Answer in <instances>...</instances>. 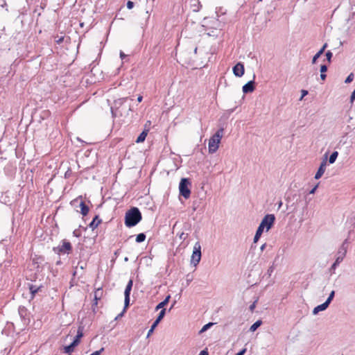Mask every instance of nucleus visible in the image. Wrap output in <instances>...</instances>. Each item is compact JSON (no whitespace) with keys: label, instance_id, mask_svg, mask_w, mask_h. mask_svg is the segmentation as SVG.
Here are the masks:
<instances>
[{"label":"nucleus","instance_id":"obj_1","mask_svg":"<svg viewBox=\"0 0 355 355\" xmlns=\"http://www.w3.org/2000/svg\"><path fill=\"white\" fill-rule=\"evenodd\" d=\"M142 219L141 214L137 207H132L127 211L125 215V225L132 227L137 225Z\"/></svg>","mask_w":355,"mask_h":355},{"label":"nucleus","instance_id":"obj_2","mask_svg":"<svg viewBox=\"0 0 355 355\" xmlns=\"http://www.w3.org/2000/svg\"><path fill=\"white\" fill-rule=\"evenodd\" d=\"M223 128H220L209 140L208 148L210 153H214L218 150L219 143L223 137Z\"/></svg>","mask_w":355,"mask_h":355},{"label":"nucleus","instance_id":"obj_3","mask_svg":"<svg viewBox=\"0 0 355 355\" xmlns=\"http://www.w3.org/2000/svg\"><path fill=\"white\" fill-rule=\"evenodd\" d=\"M191 182L188 178H182L179 184L180 194L185 199H188L191 196L190 189Z\"/></svg>","mask_w":355,"mask_h":355},{"label":"nucleus","instance_id":"obj_4","mask_svg":"<svg viewBox=\"0 0 355 355\" xmlns=\"http://www.w3.org/2000/svg\"><path fill=\"white\" fill-rule=\"evenodd\" d=\"M201 245L197 241L193 246V250L191 258V263L193 266H197L201 259Z\"/></svg>","mask_w":355,"mask_h":355},{"label":"nucleus","instance_id":"obj_5","mask_svg":"<svg viewBox=\"0 0 355 355\" xmlns=\"http://www.w3.org/2000/svg\"><path fill=\"white\" fill-rule=\"evenodd\" d=\"M53 251L57 254H69L72 251V246L69 241L64 239L62 241V244L57 247L53 248Z\"/></svg>","mask_w":355,"mask_h":355},{"label":"nucleus","instance_id":"obj_6","mask_svg":"<svg viewBox=\"0 0 355 355\" xmlns=\"http://www.w3.org/2000/svg\"><path fill=\"white\" fill-rule=\"evenodd\" d=\"M275 216L274 214H267L262 219L259 226L266 228V231H268L274 224Z\"/></svg>","mask_w":355,"mask_h":355},{"label":"nucleus","instance_id":"obj_7","mask_svg":"<svg viewBox=\"0 0 355 355\" xmlns=\"http://www.w3.org/2000/svg\"><path fill=\"white\" fill-rule=\"evenodd\" d=\"M348 243H349L348 239H346L343 242L342 245H340V247L339 248V249L337 252L336 260H337L338 261H339L340 263L343 261V260L344 259V258L346 256V254L347 252V248H348Z\"/></svg>","mask_w":355,"mask_h":355},{"label":"nucleus","instance_id":"obj_8","mask_svg":"<svg viewBox=\"0 0 355 355\" xmlns=\"http://www.w3.org/2000/svg\"><path fill=\"white\" fill-rule=\"evenodd\" d=\"M133 285V281L132 279H130L126 285V287L125 288L124 291V303H125V309H127V307L129 306L130 304V292L132 288Z\"/></svg>","mask_w":355,"mask_h":355},{"label":"nucleus","instance_id":"obj_9","mask_svg":"<svg viewBox=\"0 0 355 355\" xmlns=\"http://www.w3.org/2000/svg\"><path fill=\"white\" fill-rule=\"evenodd\" d=\"M166 313V309H162L158 316L157 317L156 320L154 321L153 324H152L150 329L148 330L147 337H149L150 335L153 332L155 328L158 325V324L160 322V321L163 319Z\"/></svg>","mask_w":355,"mask_h":355},{"label":"nucleus","instance_id":"obj_10","mask_svg":"<svg viewBox=\"0 0 355 355\" xmlns=\"http://www.w3.org/2000/svg\"><path fill=\"white\" fill-rule=\"evenodd\" d=\"M18 313L24 324L30 322L29 313L25 306H20L18 309Z\"/></svg>","mask_w":355,"mask_h":355},{"label":"nucleus","instance_id":"obj_11","mask_svg":"<svg viewBox=\"0 0 355 355\" xmlns=\"http://www.w3.org/2000/svg\"><path fill=\"white\" fill-rule=\"evenodd\" d=\"M326 166H327V155H325V157L322 161L320 166L315 175V177H314L315 179L318 180L322 176V175L324 174V173L325 171Z\"/></svg>","mask_w":355,"mask_h":355},{"label":"nucleus","instance_id":"obj_12","mask_svg":"<svg viewBox=\"0 0 355 355\" xmlns=\"http://www.w3.org/2000/svg\"><path fill=\"white\" fill-rule=\"evenodd\" d=\"M245 71L244 65L241 62H238L233 67V73L236 77H241L243 76Z\"/></svg>","mask_w":355,"mask_h":355},{"label":"nucleus","instance_id":"obj_13","mask_svg":"<svg viewBox=\"0 0 355 355\" xmlns=\"http://www.w3.org/2000/svg\"><path fill=\"white\" fill-rule=\"evenodd\" d=\"M254 80H250L248 81L246 84H245L243 86V92L244 94H248V93H250V92H252L254 89H255V87H254Z\"/></svg>","mask_w":355,"mask_h":355},{"label":"nucleus","instance_id":"obj_14","mask_svg":"<svg viewBox=\"0 0 355 355\" xmlns=\"http://www.w3.org/2000/svg\"><path fill=\"white\" fill-rule=\"evenodd\" d=\"M83 330H84L83 326L78 327V331H77V334L73 340V342L75 344H76L77 345H78V344L80 343V338L83 336Z\"/></svg>","mask_w":355,"mask_h":355},{"label":"nucleus","instance_id":"obj_15","mask_svg":"<svg viewBox=\"0 0 355 355\" xmlns=\"http://www.w3.org/2000/svg\"><path fill=\"white\" fill-rule=\"evenodd\" d=\"M327 47V44L325 43L322 47L314 55L312 58V64H315L317 60L323 54L325 49Z\"/></svg>","mask_w":355,"mask_h":355},{"label":"nucleus","instance_id":"obj_16","mask_svg":"<svg viewBox=\"0 0 355 355\" xmlns=\"http://www.w3.org/2000/svg\"><path fill=\"white\" fill-rule=\"evenodd\" d=\"M329 306V304L324 302V303L315 306L313 310V314L317 315L320 311L326 310Z\"/></svg>","mask_w":355,"mask_h":355},{"label":"nucleus","instance_id":"obj_17","mask_svg":"<svg viewBox=\"0 0 355 355\" xmlns=\"http://www.w3.org/2000/svg\"><path fill=\"white\" fill-rule=\"evenodd\" d=\"M101 223V219L99 218L98 216H95L93 218L92 221L89 224V227L94 230L95 228L98 227V225Z\"/></svg>","mask_w":355,"mask_h":355},{"label":"nucleus","instance_id":"obj_18","mask_svg":"<svg viewBox=\"0 0 355 355\" xmlns=\"http://www.w3.org/2000/svg\"><path fill=\"white\" fill-rule=\"evenodd\" d=\"M103 295V290L101 288H98L94 292V303L92 306H96L98 304V300H100Z\"/></svg>","mask_w":355,"mask_h":355},{"label":"nucleus","instance_id":"obj_19","mask_svg":"<svg viewBox=\"0 0 355 355\" xmlns=\"http://www.w3.org/2000/svg\"><path fill=\"white\" fill-rule=\"evenodd\" d=\"M76 346L78 345L72 342L69 345L65 346L64 347V352L68 354H71L74 351V349Z\"/></svg>","mask_w":355,"mask_h":355},{"label":"nucleus","instance_id":"obj_20","mask_svg":"<svg viewBox=\"0 0 355 355\" xmlns=\"http://www.w3.org/2000/svg\"><path fill=\"white\" fill-rule=\"evenodd\" d=\"M128 97H125V98H118V99L115 100L114 101V107L116 109H118L120 106H121L128 100Z\"/></svg>","mask_w":355,"mask_h":355},{"label":"nucleus","instance_id":"obj_21","mask_svg":"<svg viewBox=\"0 0 355 355\" xmlns=\"http://www.w3.org/2000/svg\"><path fill=\"white\" fill-rule=\"evenodd\" d=\"M148 130H144L137 138L136 142L141 143L145 141Z\"/></svg>","mask_w":355,"mask_h":355},{"label":"nucleus","instance_id":"obj_22","mask_svg":"<svg viewBox=\"0 0 355 355\" xmlns=\"http://www.w3.org/2000/svg\"><path fill=\"white\" fill-rule=\"evenodd\" d=\"M170 298H171L170 295L166 296V297L162 302H161L156 306L155 310L158 311L159 309H162L165 305H166L168 304Z\"/></svg>","mask_w":355,"mask_h":355},{"label":"nucleus","instance_id":"obj_23","mask_svg":"<svg viewBox=\"0 0 355 355\" xmlns=\"http://www.w3.org/2000/svg\"><path fill=\"white\" fill-rule=\"evenodd\" d=\"M263 228L261 227V226L259 225L257 230V232H256V234L254 235V243H257L258 241V240L259 239L261 234L263 233Z\"/></svg>","mask_w":355,"mask_h":355},{"label":"nucleus","instance_id":"obj_24","mask_svg":"<svg viewBox=\"0 0 355 355\" xmlns=\"http://www.w3.org/2000/svg\"><path fill=\"white\" fill-rule=\"evenodd\" d=\"M80 209H81V214L83 216L87 215V214L89 212V207H88V206L86 205L85 203L82 201L80 202Z\"/></svg>","mask_w":355,"mask_h":355},{"label":"nucleus","instance_id":"obj_25","mask_svg":"<svg viewBox=\"0 0 355 355\" xmlns=\"http://www.w3.org/2000/svg\"><path fill=\"white\" fill-rule=\"evenodd\" d=\"M28 287H29L30 293H31L33 297L35 295V293H37L38 292V291L40 288V286L33 285V284H29Z\"/></svg>","mask_w":355,"mask_h":355},{"label":"nucleus","instance_id":"obj_26","mask_svg":"<svg viewBox=\"0 0 355 355\" xmlns=\"http://www.w3.org/2000/svg\"><path fill=\"white\" fill-rule=\"evenodd\" d=\"M261 324H262V321L261 320H259L256 321L250 327V331H252V332L256 331L257 329L261 325Z\"/></svg>","mask_w":355,"mask_h":355},{"label":"nucleus","instance_id":"obj_27","mask_svg":"<svg viewBox=\"0 0 355 355\" xmlns=\"http://www.w3.org/2000/svg\"><path fill=\"white\" fill-rule=\"evenodd\" d=\"M191 7H192L193 11H194V12L199 11V10L201 7L200 1L198 0H194V3L193 4H191Z\"/></svg>","mask_w":355,"mask_h":355},{"label":"nucleus","instance_id":"obj_28","mask_svg":"<svg viewBox=\"0 0 355 355\" xmlns=\"http://www.w3.org/2000/svg\"><path fill=\"white\" fill-rule=\"evenodd\" d=\"M338 155V153L337 151H334V152H333V153L331 154V155H330V157H329V164H334V163L335 162V161H336V158H337Z\"/></svg>","mask_w":355,"mask_h":355},{"label":"nucleus","instance_id":"obj_29","mask_svg":"<svg viewBox=\"0 0 355 355\" xmlns=\"http://www.w3.org/2000/svg\"><path fill=\"white\" fill-rule=\"evenodd\" d=\"M146 234L144 233H140L137 234L136 237V242L137 243H141L145 241L146 239Z\"/></svg>","mask_w":355,"mask_h":355},{"label":"nucleus","instance_id":"obj_30","mask_svg":"<svg viewBox=\"0 0 355 355\" xmlns=\"http://www.w3.org/2000/svg\"><path fill=\"white\" fill-rule=\"evenodd\" d=\"M214 324L212 322H209L206 324H205L202 328L200 329V334H202L203 332H205V331H207L209 328H210Z\"/></svg>","mask_w":355,"mask_h":355},{"label":"nucleus","instance_id":"obj_31","mask_svg":"<svg viewBox=\"0 0 355 355\" xmlns=\"http://www.w3.org/2000/svg\"><path fill=\"white\" fill-rule=\"evenodd\" d=\"M334 295H335V291H332L331 292V293L329 294V297H327V300L325 301L329 305L330 304V303L333 300V299L334 297Z\"/></svg>","mask_w":355,"mask_h":355},{"label":"nucleus","instance_id":"obj_32","mask_svg":"<svg viewBox=\"0 0 355 355\" xmlns=\"http://www.w3.org/2000/svg\"><path fill=\"white\" fill-rule=\"evenodd\" d=\"M332 56H333V53L330 51H328L326 53L327 60L328 61L329 63H330L331 62Z\"/></svg>","mask_w":355,"mask_h":355},{"label":"nucleus","instance_id":"obj_33","mask_svg":"<svg viewBox=\"0 0 355 355\" xmlns=\"http://www.w3.org/2000/svg\"><path fill=\"white\" fill-rule=\"evenodd\" d=\"M354 80V73H351L345 79V83H349Z\"/></svg>","mask_w":355,"mask_h":355},{"label":"nucleus","instance_id":"obj_34","mask_svg":"<svg viewBox=\"0 0 355 355\" xmlns=\"http://www.w3.org/2000/svg\"><path fill=\"white\" fill-rule=\"evenodd\" d=\"M274 270H275V267L274 266H271L268 268V270H267V275L270 277L272 274V272H274Z\"/></svg>","mask_w":355,"mask_h":355},{"label":"nucleus","instance_id":"obj_35","mask_svg":"<svg viewBox=\"0 0 355 355\" xmlns=\"http://www.w3.org/2000/svg\"><path fill=\"white\" fill-rule=\"evenodd\" d=\"M320 73H324L327 71V66L326 64H322L320 66Z\"/></svg>","mask_w":355,"mask_h":355},{"label":"nucleus","instance_id":"obj_36","mask_svg":"<svg viewBox=\"0 0 355 355\" xmlns=\"http://www.w3.org/2000/svg\"><path fill=\"white\" fill-rule=\"evenodd\" d=\"M340 263V262L336 260L335 262L331 266V268H330L331 270H335Z\"/></svg>","mask_w":355,"mask_h":355},{"label":"nucleus","instance_id":"obj_37","mask_svg":"<svg viewBox=\"0 0 355 355\" xmlns=\"http://www.w3.org/2000/svg\"><path fill=\"white\" fill-rule=\"evenodd\" d=\"M134 7V3L131 1H128L127 2V8L128 9H132Z\"/></svg>","mask_w":355,"mask_h":355},{"label":"nucleus","instance_id":"obj_38","mask_svg":"<svg viewBox=\"0 0 355 355\" xmlns=\"http://www.w3.org/2000/svg\"><path fill=\"white\" fill-rule=\"evenodd\" d=\"M103 350L104 348L102 347L101 349L92 353L90 355H100Z\"/></svg>","mask_w":355,"mask_h":355},{"label":"nucleus","instance_id":"obj_39","mask_svg":"<svg viewBox=\"0 0 355 355\" xmlns=\"http://www.w3.org/2000/svg\"><path fill=\"white\" fill-rule=\"evenodd\" d=\"M187 234H184V232H182L180 235H179V237L180 239H182V240H185L186 238L187 237Z\"/></svg>","mask_w":355,"mask_h":355},{"label":"nucleus","instance_id":"obj_40","mask_svg":"<svg viewBox=\"0 0 355 355\" xmlns=\"http://www.w3.org/2000/svg\"><path fill=\"white\" fill-rule=\"evenodd\" d=\"M318 187V184L315 185V187H313V189L309 191V193H310V194H313V193L315 192V191H316V189H317Z\"/></svg>","mask_w":355,"mask_h":355},{"label":"nucleus","instance_id":"obj_41","mask_svg":"<svg viewBox=\"0 0 355 355\" xmlns=\"http://www.w3.org/2000/svg\"><path fill=\"white\" fill-rule=\"evenodd\" d=\"M125 311H126V309H125V307H124V308H123V311H122L121 313H119V314L116 317V318H115V319H116V320H117L119 318L121 317Z\"/></svg>","mask_w":355,"mask_h":355},{"label":"nucleus","instance_id":"obj_42","mask_svg":"<svg viewBox=\"0 0 355 355\" xmlns=\"http://www.w3.org/2000/svg\"><path fill=\"white\" fill-rule=\"evenodd\" d=\"M326 74L325 73H320V78L322 80H324L326 79Z\"/></svg>","mask_w":355,"mask_h":355},{"label":"nucleus","instance_id":"obj_43","mask_svg":"<svg viewBox=\"0 0 355 355\" xmlns=\"http://www.w3.org/2000/svg\"><path fill=\"white\" fill-rule=\"evenodd\" d=\"M302 95L301 99H302L304 96H306V95L308 94V92H307L306 90H304V89H303V90H302Z\"/></svg>","mask_w":355,"mask_h":355},{"label":"nucleus","instance_id":"obj_44","mask_svg":"<svg viewBox=\"0 0 355 355\" xmlns=\"http://www.w3.org/2000/svg\"><path fill=\"white\" fill-rule=\"evenodd\" d=\"M245 351H246V349H243L241 351H240L239 353H237L236 355H243L244 353L245 352Z\"/></svg>","mask_w":355,"mask_h":355},{"label":"nucleus","instance_id":"obj_45","mask_svg":"<svg viewBox=\"0 0 355 355\" xmlns=\"http://www.w3.org/2000/svg\"><path fill=\"white\" fill-rule=\"evenodd\" d=\"M199 355H208V352L205 350H202L200 352Z\"/></svg>","mask_w":355,"mask_h":355},{"label":"nucleus","instance_id":"obj_46","mask_svg":"<svg viewBox=\"0 0 355 355\" xmlns=\"http://www.w3.org/2000/svg\"><path fill=\"white\" fill-rule=\"evenodd\" d=\"M255 307V302H254L250 306V311H253Z\"/></svg>","mask_w":355,"mask_h":355},{"label":"nucleus","instance_id":"obj_47","mask_svg":"<svg viewBox=\"0 0 355 355\" xmlns=\"http://www.w3.org/2000/svg\"><path fill=\"white\" fill-rule=\"evenodd\" d=\"M266 243H263V244L261 246L260 250H261V251H263V250H264V249L266 248Z\"/></svg>","mask_w":355,"mask_h":355},{"label":"nucleus","instance_id":"obj_48","mask_svg":"<svg viewBox=\"0 0 355 355\" xmlns=\"http://www.w3.org/2000/svg\"><path fill=\"white\" fill-rule=\"evenodd\" d=\"M126 55H125V53L122 51L120 52V57L121 58V59H123V58H125Z\"/></svg>","mask_w":355,"mask_h":355},{"label":"nucleus","instance_id":"obj_49","mask_svg":"<svg viewBox=\"0 0 355 355\" xmlns=\"http://www.w3.org/2000/svg\"><path fill=\"white\" fill-rule=\"evenodd\" d=\"M142 99H143V96L140 95L137 98V101L140 103V102H141Z\"/></svg>","mask_w":355,"mask_h":355},{"label":"nucleus","instance_id":"obj_50","mask_svg":"<svg viewBox=\"0 0 355 355\" xmlns=\"http://www.w3.org/2000/svg\"><path fill=\"white\" fill-rule=\"evenodd\" d=\"M282 204H283V203H282V200H280V201L278 202V209H280V208H281V207L282 206Z\"/></svg>","mask_w":355,"mask_h":355},{"label":"nucleus","instance_id":"obj_51","mask_svg":"<svg viewBox=\"0 0 355 355\" xmlns=\"http://www.w3.org/2000/svg\"><path fill=\"white\" fill-rule=\"evenodd\" d=\"M3 3H4L3 0H0V5L3 6Z\"/></svg>","mask_w":355,"mask_h":355},{"label":"nucleus","instance_id":"obj_52","mask_svg":"<svg viewBox=\"0 0 355 355\" xmlns=\"http://www.w3.org/2000/svg\"><path fill=\"white\" fill-rule=\"evenodd\" d=\"M197 50H198V48L196 47L195 49H194V53H197Z\"/></svg>","mask_w":355,"mask_h":355},{"label":"nucleus","instance_id":"obj_53","mask_svg":"<svg viewBox=\"0 0 355 355\" xmlns=\"http://www.w3.org/2000/svg\"><path fill=\"white\" fill-rule=\"evenodd\" d=\"M124 261H128V257H125V258L124 259Z\"/></svg>","mask_w":355,"mask_h":355},{"label":"nucleus","instance_id":"obj_54","mask_svg":"<svg viewBox=\"0 0 355 355\" xmlns=\"http://www.w3.org/2000/svg\"><path fill=\"white\" fill-rule=\"evenodd\" d=\"M129 110H131V107L130 105H129V108H128Z\"/></svg>","mask_w":355,"mask_h":355}]
</instances>
